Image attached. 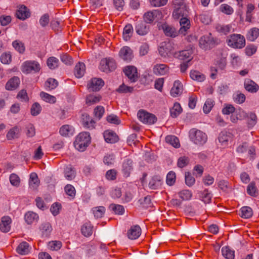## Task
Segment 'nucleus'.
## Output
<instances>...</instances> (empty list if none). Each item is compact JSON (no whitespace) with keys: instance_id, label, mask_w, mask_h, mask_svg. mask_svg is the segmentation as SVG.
Instances as JSON below:
<instances>
[{"instance_id":"4d7b16f0","label":"nucleus","mask_w":259,"mask_h":259,"mask_svg":"<svg viewBox=\"0 0 259 259\" xmlns=\"http://www.w3.org/2000/svg\"><path fill=\"white\" fill-rule=\"evenodd\" d=\"M93 212L96 218H102L105 213V208L104 206L95 207L93 208Z\"/></svg>"},{"instance_id":"20e7f679","label":"nucleus","mask_w":259,"mask_h":259,"mask_svg":"<svg viewBox=\"0 0 259 259\" xmlns=\"http://www.w3.org/2000/svg\"><path fill=\"white\" fill-rule=\"evenodd\" d=\"M189 137L191 140L197 145H203L207 140V135L205 133L196 128H192L190 131Z\"/></svg>"},{"instance_id":"ddd939ff","label":"nucleus","mask_w":259,"mask_h":259,"mask_svg":"<svg viewBox=\"0 0 259 259\" xmlns=\"http://www.w3.org/2000/svg\"><path fill=\"white\" fill-rule=\"evenodd\" d=\"M119 56L124 61L130 62L133 58V51L128 47H123L120 49Z\"/></svg>"},{"instance_id":"680f3d73","label":"nucleus","mask_w":259,"mask_h":259,"mask_svg":"<svg viewBox=\"0 0 259 259\" xmlns=\"http://www.w3.org/2000/svg\"><path fill=\"white\" fill-rule=\"evenodd\" d=\"M134 91V88L131 87H128L125 85L124 83L120 85L119 88L116 90V91L119 93H131Z\"/></svg>"},{"instance_id":"4468645a","label":"nucleus","mask_w":259,"mask_h":259,"mask_svg":"<svg viewBox=\"0 0 259 259\" xmlns=\"http://www.w3.org/2000/svg\"><path fill=\"white\" fill-rule=\"evenodd\" d=\"M193 53V51L192 49H189L186 50H183L176 52L174 54L175 58H178L182 60H186L187 61H190L192 59V55Z\"/></svg>"},{"instance_id":"dca6fc26","label":"nucleus","mask_w":259,"mask_h":259,"mask_svg":"<svg viewBox=\"0 0 259 259\" xmlns=\"http://www.w3.org/2000/svg\"><path fill=\"white\" fill-rule=\"evenodd\" d=\"M17 18L24 20L30 16V13L27 8L24 5H21L16 12Z\"/></svg>"},{"instance_id":"bb28decb","label":"nucleus","mask_w":259,"mask_h":259,"mask_svg":"<svg viewBox=\"0 0 259 259\" xmlns=\"http://www.w3.org/2000/svg\"><path fill=\"white\" fill-rule=\"evenodd\" d=\"M136 31L140 35H146L149 31V27L143 22H138L136 25Z\"/></svg>"},{"instance_id":"5fc2aeb1","label":"nucleus","mask_w":259,"mask_h":259,"mask_svg":"<svg viewBox=\"0 0 259 259\" xmlns=\"http://www.w3.org/2000/svg\"><path fill=\"white\" fill-rule=\"evenodd\" d=\"M48 248L53 251L59 250L62 246V243L60 241H50L48 244Z\"/></svg>"},{"instance_id":"ea45409f","label":"nucleus","mask_w":259,"mask_h":259,"mask_svg":"<svg viewBox=\"0 0 259 259\" xmlns=\"http://www.w3.org/2000/svg\"><path fill=\"white\" fill-rule=\"evenodd\" d=\"M82 124L85 128L93 129L95 127V122L90 116L86 115L83 118Z\"/></svg>"},{"instance_id":"2eb2a0df","label":"nucleus","mask_w":259,"mask_h":259,"mask_svg":"<svg viewBox=\"0 0 259 259\" xmlns=\"http://www.w3.org/2000/svg\"><path fill=\"white\" fill-rule=\"evenodd\" d=\"M162 184V177L159 175H155L150 180L148 186L152 190H157L161 187Z\"/></svg>"},{"instance_id":"79ce46f5","label":"nucleus","mask_w":259,"mask_h":259,"mask_svg":"<svg viewBox=\"0 0 259 259\" xmlns=\"http://www.w3.org/2000/svg\"><path fill=\"white\" fill-rule=\"evenodd\" d=\"M246 117H247V124L249 127H252L256 124L257 118L254 112L248 113L247 114Z\"/></svg>"},{"instance_id":"37998d69","label":"nucleus","mask_w":259,"mask_h":259,"mask_svg":"<svg viewBox=\"0 0 259 259\" xmlns=\"http://www.w3.org/2000/svg\"><path fill=\"white\" fill-rule=\"evenodd\" d=\"M212 197V194L207 190L205 189L200 193V197L205 203H209L211 202Z\"/></svg>"},{"instance_id":"3c124183","label":"nucleus","mask_w":259,"mask_h":259,"mask_svg":"<svg viewBox=\"0 0 259 259\" xmlns=\"http://www.w3.org/2000/svg\"><path fill=\"white\" fill-rule=\"evenodd\" d=\"M64 190L70 199H73L75 197L76 191L75 188L72 185L67 184L65 186Z\"/></svg>"},{"instance_id":"864d4df0","label":"nucleus","mask_w":259,"mask_h":259,"mask_svg":"<svg viewBox=\"0 0 259 259\" xmlns=\"http://www.w3.org/2000/svg\"><path fill=\"white\" fill-rule=\"evenodd\" d=\"M220 11L227 15H232L234 13V9L227 4H222L219 7Z\"/></svg>"},{"instance_id":"e433bc0d","label":"nucleus","mask_w":259,"mask_h":259,"mask_svg":"<svg viewBox=\"0 0 259 259\" xmlns=\"http://www.w3.org/2000/svg\"><path fill=\"white\" fill-rule=\"evenodd\" d=\"M252 210L250 207L243 206L240 209L239 215L242 218H250L252 216Z\"/></svg>"},{"instance_id":"f3484780","label":"nucleus","mask_w":259,"mask_h":259,"mask_svg":"<svg viewBox=\"0 0 259 259\" xmlns=\"http://www.w3.org/2000/svg\"><path fill=\"white\" fill-rule=\"evenodd\" d=\"M141 234V229L139 225L132 226L128 230L127 235L129 239L135 240L138 238Z\"/></svg>"},{"instance_id":"8fccbe9b","label":"nucleus","mask_w":259,"mask_h":259,"mask_svg":"<svg viewBox=\"0 0 259 259\" xmlns=\"http://www.w3.org/2000/svg\"><path fill=\"white\" fill-rule=\"evenodd\" d=\"M40 96L44 101L50 104H54L56 102V98L55 96H52L44 92H41L40 93Z\"/></svg>"},{"instance_id":"9d476101","label":"nucleus","mask_w":259,"mask_h":259,"mask_svg":"<svg viewBox=\"0 0 259 259\" xmlns=\"http://www.w3.org/2000/svg\"><path fill=\"white\" fill-rule=\"evenodd\" d=\"M123 71L131 82H135L138 80L139 74L136 67L133 66H128L124 68Z\"/></svg>"},{"instance_id":"052dcab7","label":"nucleus","mask_w":259,"mask_h":259,"mask_svg":"<svg viewBox=\"0 0 259 259\" xmlns=\"http://www.w3.org/2000/svg\"><path fill=\"white\" fill-rule=\"evenodd\" d=\"M176 176L175 172L173 171H170L166 176V184L169 186H172L176 182Z\"/></svg>"},{"instance_id":"f03ea898","label":"nucleus","mask_w":259,"mask_h":259,"mask_svg":"<svg viewBox=\"0 0 259 259\" xmlns=\"http://www.w3.org/2000/svg\"><path fill=\"white\" fill-rule=\"evenodd\" d=\"M91 141L90 135L87 132L79 133L74 142V146L79 151H84L89 145Z\"/></svg>"},{"instance_id":"e2e57ef3","label":"nucleus","mask_w":259,"mask_h":259,"mask_svg":"<svg viewBox=\"0 0 259 259\" xmlns=\"http://www.w3.org/2000/svg\"><path fill=\"white\" fill-rule=\"evenodd\" d=\"M230 136L227 134L226 132H221L219 136L218 139L223 145H226L230 139Z\"/></svg>"},{"instance_id":"1a4fd4ad","label":"nucleus","mask_w":259,"mask_h":259,"mask_svg":"<svg viewBox=\"0 0 259 259\" xmlns=\"http://www.w3.org/2000/svg\"><path fill=\"white\" fill-rule=\"evenodd\" d=\"M214 44V41L210 33L202 36L199 41L200 47L204 50L210 49Z\"/></svg>"},{"instance_id":"603ef678","label":"nucleus","mask_w":259,"mask_h":259,"mask_svg":"<svg viewBox=\"0 0 259 259\" xmlns=\"http://www.w3.org/2000/svg\"><path fill=\"white\" fill-rule=\"evenodd\" d=\"M178 195L182 200L187 201L191 199L192 193L189 190H183L178 193Z\"/></svg>"},{"instance_id":"cd10ccee","label":"nucleus","mask_w":259,"mask_h":259,"mask_svg":"<svg viewBox=\"0 0 259 259\" xmlns=\"http://www.w3.org/2000/svg\"><path fill=\"white\" fill-rule=\"evenodd\" d=\"M85 71V64L82 62H78L76 64L74 69V75L77 78H80L83 76Z\"/></svg>"},{"instance_id":"a211bd4d","label":"nucleus","mask_w":259,"mask_h":259,"mask_svg":"<svg viewBox=\"0 0 259 259\" xmlns=\"http://www.w3.org/2000/svg\"><path fill=\"white\" fill-rule=\"evenodd\" d=\"M183 90V87L182 82L180 80H177L174 82L170 93L171 96L177 97L182 93Z\"/></svg>"},{"instance_id":"c03bdc74","label":"nucleus","mask_w":259,"mask_h":259,"mask_svg":"<svg viewBox=\"0 0 259 259\" xmlns=\"http://www.w3.org/2000/svg\"><path fill=\"white\" fill-rule=\"evenodd\" d=\"M247 193L251 196L256 197L258 195V190L255 186V183L254 182H251L247 186L246 189Z\"/></svg>"},{"instance_id":"0eeeda50","label":"nucleus","mask_w":259,"mask_h":259,"mask_svg":"<svg viewBox=\"0 0 259 259\" xmlns=\"http://www.w3.org/2000/svg\"><path fill=\"white\" fill-rule=\"evenodd\" d=\"M116 68L115 60L113 59L105 58L101 60L99 66L100 69L105 72L114 70Z\"/></svg>"},{"instance_id":"c9c22d12","label":"nucleus","mask_w":259,"mask_h":259,"mask_svg":"<svg viewBox=\"0 0 259 259\" xmlns=\"http://www.w3.org/2000/svg\"><path fill=\"white\" fill-rule=\"evenodd\" d=\"M133 32V26L131 24L126 25L123 31V38L124 40L127 41L130 40L132 36Z\"/></svg>"},{"instance_id":"9b49d317","label":"nucleus","mask_w":259,"mask_h":259,"mask_svg":"<svg viewBox=\"0 0 259 259\" xmlns=\"http://www.w3.org/2000/svg\"><path fill=\"white\" fill-rule=\"evenodd\" d=\"M104 81L99 78H93L88 83V89L90 91H98L104 85Z\"/></svg>"},{"instance_id":"6ab92c4d","label":"nucleus","mask_w":259,"mask_h":259,"mask_svg":"<svg viewBox=\"0 0 259 259\" xmlns=\"http://www.w3.org/2000/svg\"><path fill=\"white\" fill-rule=\"evenodd\" d=\"M11 223L12 220L10 217L4 216L2 217L0 223L1 231L5 233L8 232L10 230Z\"/></svg>"},{"instance_id":"bf43d9fd","label":"nucleus","mask_w":259,"mask_h":259,"mask_svg":"<svg viewBox=\"0 0 259 259\" xmlns=\"http://www.w3.org/2000/svg\"><path fill=\"white\" fill-rule=\"evenodd\" d=\"M40 229L43 235L48 236L52 231V226L49 223H45L41 224Z\"/></svg>"},{"instance_id":"6e6552de","label":"nucleus","mask_w":259,"mask_h":259,"mask_svg":"<svg viewBox=\"0 0 259 259\" xmlns=\"http://www.w3.org/2000/svg\"><path fill=\"white\" fill-rule=\"evenodd\" d=\"M162 13L158 10L149 11L145 13L143 16L144 21L147 23H151L154 21L161 19Z\"/></svg>"},{"instance_id":"473e14b6","label":"nucleus","mask_w":259,"mask_h":259,"mask_svg":"<svg viewBox=\"0 0 259 259\" xmlns=\"http://www.w3.org/2000/svg\"><path fill=\"white\" fill-rule=\"evenodd\" d=\"M64 176L68 181H71L74 179L76 176V171L74 168L71 165L67 166L64 169Z\"/></svg>"},{"instance_id":"412c9836","label":"nucleus","mask_w":259,"mask_h":259,"mask_svg":"<svg viewBox=\"0 0 259 259\" xmlns=\"http://www.w3.org/2000/svg\"><path fill=\"white\" fill-rule=\"evenodd\" d=\"M59 133L63 137L71 136L74 133V128L70 125L65 124L60 127Z\"/></svg>"},{"instance_id":"58836bf2","label":"nucleus","mask_w":259,"mask_h":259,"mask_svg":"<svg viewBox=\"0 0 259 259\" xmlns=\"http://www.w3.org/2000/svg\"><path fill=\"white\" fill-rule=\"evenodd\" d=\"M190 76L193 80L200 82L203 81L205 78L204 74L197 70H191Z\"/></svg>"},{"instance_id":"aec40b11","label":"nucleus","mask_w":259,"mask_h":259,"mask_svg":"<svg viewBox=\"0 0 259 259\" xmlns=\"http://www.w3.org/2000/svg\"><path fill=\"white\" fill-rule=\"evenodd\" d=\"M153 72L157 75H163L166 74L169 70L167 65L163 64L155 65L153 67Z\"/></svg>"},{"instance_id":"7c9ffc66","label":"nucleus","mask_w":259,"mask_h":259,"mask_svg":"<svg viewBox=\"0 0 259 259\" xmlns=\"http://www.w3.org/2000/svg\"><path fill=\"white\" fill-rule=\"evenodd\" d=\"M101 98V96L99 95L90 94L86 97V104L89 106L94 105L99 102Z\"/></svg>"},{"instance_id":"a18cd8bd","label":"nucleus","mask_w":259,"mask_h":259,"mask_svg":"<svg viewBox=\"0 0 259 259\" xmlns=\"http://www.w3.org/2000/svg\"><path fill=\"white\" fill-rule=\"evenodd\" d=\"M165 141L175 148H179L180 146L179 139L175 136H167L165 137Z\"/></svg>"},{"instance_id":"f257e3e1","label":"nucleus","mask_w":259,"mask_h":259,"mask_svg":"<svg viewBox=\"0 0 259 259\" xmlns=\"http://www.w3.org/2000/svg\"><path fill=\"white\" fill-rule=\"evenodd\" d=\"M226 42L230 47L238 49H242L246 45L244 36L236 33L229 35L226 39Z\"/></svg>"},{"instance_id":"f8f14e48","label":"nucleus","mask_w":259,"mask_h":259,"mask_svg":"<svg viewBox=\"0 0 259 259\" xmlns=\"http://www.w3.org/2000/svg\"><path fill=\"white\" fill-rule=\"evenodd\" d=\"M244 88L246 91L252 94L256 93L259 90V85L249 78L245 79Z\"/></svg>"},{"instance_id":"423d86ee","label":"nucleus","mask_w":259,"mask_h":259,"mask_svg":"<svg viewBox=\"0 0 259 259\" xmlns=\"http://www.w3.org/2000/svg\"><path fill=\"white\" fill-rule=\"evenodd\" d=\"M137 116L139 120L145 124H153L157 121V117L155 115L143 109L138 112Z\"/></svg>"},{"instance_id":"a19ab883","label":"nucleus","mask_w":259,"mask_h":259,"mask_svg":"<svg viewBox=\"0 0 259 259\" xmlns=\"http://www.w3.org/2000/svg\"><path fill=\"white\" fill-rule=\"evenodd\" d=\"M182 111V108L180 104L175 103L173 107L170 109V116L172 118L177 117Z\"/></svg>"},{"instance_id":"c756f323","label":"nucleus","mask_w":259,"mask_h":259,"mask_svg":"<svg viewBox=\"0 0 259 259\" xmlns=\"http://www.w3.org/2000/svg\"><path fill=\"white\" fill-rule=\"evenodd\" d=\"M132 163V160L129 159L125 160L123 163L122 172L124 176L126 177L130 176V172L133 169Z\"/></svg>"},{"instance_id":"6e6d98bb","label":"nucleus","mask_w":259,"mask_h":259,"mask_svg":"<svg viewBox=\"0 0 259 259\" xmlns=\"http://www.w3.org/2000/svg\"><path fill=\"white\" fill-rule=\"evenodd\" d=\"M58 84V81L56 79L50 78L45 82V88L46 90H52L55 89Z\"/></svg>"},{"instance_id":"774afa93","label":"nucleus","mask_w":259,"mask_h":259,"mask_svg":"<svg viewBox=\"0 0 259 259\" xmlns=\"http://www.w3.org/2000/svg\"><path fill=\"white\" fill-rule=\"evenodd\" d=\"M41 111V107L40 104L37 102L34 103L31 108V114L33 116L38 115Z\"/></svg>"},{"instance_id":"4c0bfd02","label":"nucleus","mask_w":259,"mask_h":259,"mask_svg":"<svg viewBox=\"0 0 259 259\" xmlns=\"http://www.w3.org/2000/svg\"><path fill=\"white\" fill-rule=\"evenodd\" d=\"M234 253V251L228 246H224L222 248V255L227 259H234L235 256Z\"/></svg>"},{"instance_id":"13d9d810","label":"nucleus","mask_w":259,"mask_h":259,"mask_svg":"<svg viewBox=\"0 0 259 259\" xmlns=\"http://www.w3.org/2000/svg\"><path fill=\"white\" fill-rule=\"evenodd\" d=\"M198 19L204 24H208L211 21L210 16L208 12H203L198 16Z\"/></svg>"},{"instance_id":"2f4dec72","label":"nucleus","mask_w":259,"mask_h":259,"mask_svg":"<svg viewBox=\"0 0 259 259\" xmlns=\"http://www.w3.org/2000/svg\"><path fill=\"white\" fill-rule=\"evenodd\" d=\"M29 184L30 188L33 190L36 189L38 187L39 180L36 173L32 172L30 175Z\"/></svg>"},{"instance_id":"b1692460","label":"nucleus","mask_w":259,"mask_h":259,"mask_svg":"<svg viewBox=\"0 0 259 259\" xmlns=\"http://www.w3.org/2000/svg\"><path fill=\"white\" fill-rule=\"evenodd\" d=\"M21 128L19 126H15L11 128L7 134V138L9 140H12L19 137Z\"/></svg>"},{"instance_id":"7ed1b4c3","label":"nucleus","mask_w":259,"mask_h":259,"mask_svg":"<svg viewBox=\"0 0 259 259\" xmlns=\"http://www.w3.org/2000/svg\"><path fill=\"white\" fill-rule=\"evenodd\" d=\"M173 4L175 9L172 12V16L175 19H179L186 17L188 13V8L182 0H174Z\"/></svg>"},{"instance_id":"72a5a7b5","label":"nucleus","mask_w":259,"mask_h":259,"mask_svg":"<svg viewBox=\"0 0 259 259\" xmlns=\"http://www.w3.org/2000/svg\"><path fill=\"white\" fill-rule=\"evenodd\" d=\"M259 36V29L256 27H253L251 28L246 34V38L247 40L253 41H254Z\"/></svg>"},{"instance_id":"5701e85b","label":"nucleus","mask_w":259,"mask_h":259,"mask_svg":"<svg viewBox=\"0 0 259 259\" xmlns=\"http://www.w3.org/2000/svg\"><path fill=\"white\" fill-rule=\"evenodd\" d=\"M104 137L106 142L110 143H114L117 142L118 140L117 135L114 132L109 130L104 132Z\"/></svg>"},{"instance_id":"09e8293b","label":"nucleus","mask_w":259,"mask_h":259,"mask_svg":"<svg viewBox=\"0 0 259 259\" xmlns=\"http://www.w3.org/2000/svg\"><path fill=\"white\" fill-rule=\"evenodd\" d=\"M47 64L49 68L54 69L58 67L59 61L55 57H50L47 59Z\"/></svg>"},{"instance_id":"39448f33","label":"nucleus","mask_w":259,"mask_h":259,"mask_svg":"<svg viewBox=\"0 0 259 259\" xmlns=\"http://www.w3.org/2000/svg\"><path fill=\"white\" fill-rule=\"evenodd\" d=\"M21 69L25 74L36 73L40 70V65L36 61L27 60L22 63Z\"/></svg>"},{"instance_id":"f704fd0d","label":"nucleus","mask_w":259,"mask_h":259,"mask_svg":"<svg viewBox=\"0 0 259 259\" xmlns=\"http://www.w3.org/2000/svg\"><path fill=\"white\" fill-rule=\"evenodd\" d=\"M81 232L85 237L90 236L93 233V226L90 222L84 223L81 228Z\"/></svg>"},{"instance_id":"49530a36","label":"nucleus","mask_w":259,"mask_h":259,"mask_svg":"<svg viewBox=\"0 0 259 259\" xmlns=\"http://www.w3.org/2000/svg\"><path fill=\"white\" fill-rule=\"evenodd\" d=\"M109 208L116 214L122 215L124 212L123 206L119 204H111Z\"/></svg>"},{"instance_id":"c85d7f7f","label":"nucleus","mask_w":259,"mask_h":259,"mask_svg":"<svg viewBox=\"0 0 259 259\" xmlns=\"http://www.w3.org/2000/svg\"><path fill=\"white\" fill-rule=\"evenodd\" d=\"M30 247L26 242H22L17 248V252L21 255H26L29 253L30 250Z\"/></svg>"},{"instance_id":"69168bd1","label":"nucleus","mask_w":259,"mask_h":259,"mask_svg":"<svg viewBox=\"0 0 259 259\" xmlns=\"http://www.w3.org/2000/svg\"><path fill=\"white\" fill-rule=\"evenodd\" d=\"M189 162L188 157L183 156L180 157L177 162V165L180 168H183L186 166Z\"/></svg>"},{"instance_id":"4be33fe9","label":"nucleus","mask_w":259,"mask_h":259,"mask_svg":"<svg viewBox=\"0 0 259 259\" xmlns=\"http://www.w3.org/2000/svg\"><path fill=\"white\" fill-rule=\"evenodd\" d=\"M38 219L39 217L38 214L31 211L27 212L24 215L25 221L28 225H31L33 223L37 222L38 220Z\"/></svg>"},{"instance_id":"0e129e2a","label":"nucleus","mask_w":259,"mask_h":259,"mask_svg":"<svg viewBox=\"0 0 259 259\" xmlns=\"http://www.w3.org/2000/svg\"><path fill=\"white\" fill-rule=\"evenodd\" d=\"M231 26L229 25H218L216 27L217 31L224 34H227L231 31Z\"/></svg>"},{"instance_id":"393cba45","label":"nucleus","mask_w":259,"mask_h":259,"mask_svg":"<svg viewBox=\"0 0 259 259\" xmlns=\"http://www.w3.org/2000/svg\"><path fill=\"white\" fill-rule=\"evenodd\" d=\"M180 24L181 28L179 32L180 33L185 35L187 30L190 27V20L186 17L181 18L180 20Z\"/></svg>"},{"instance_id":"de8ad7c7","label":"nucleus","mask_w":259,"mask_h":259,"mask_svg":"<svg viewBox=\"0 0 259 259\" xmlns=\"http://www.w3.org/2000/svg\"><path fill=\"white\" fill-rule=\"evenodd\" d=\"M162 28L166 35L171 37H175L177 35V32L174 27L167 24H163Z\"/></svg>"},{"instance_id":"338daca9","label":"nucleus","mask_w":259,"mask_h":259,"mask_svg":"<svg viewBox=\"0 0 259 259\" xmlns=\"http://www.w3.org/2000/svg\"><path fill=\"white\" fill-rule=\"evenodd\" d=\"M214 105V102L212 100L207 99L203 106V110L205 113H208Z\"/></svg>"},{"instance_id":"a878e982","label":"nucleus","mask_w":259,"mask_h":259,"mask_svg":"<svg viewBox=\"0 0 259 259\" xmlns=\"http://www.w3.org/2000/svg\"><path fill=\"white\" fill-rule=\"evenodd\" d=\"M20 83V79L19 77L14 76L11 78L6 83V89L7 90H15Z\"/></svg>"}]
</instances>
